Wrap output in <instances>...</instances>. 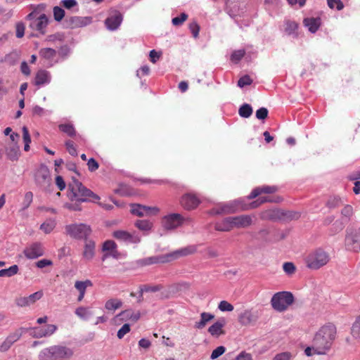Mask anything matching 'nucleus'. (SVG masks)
<instances>
[{"label": "nucleus", "instance_id": "obj_1", "mask_svg": "<svg viewBox=\"0 0 360 360\" xmlns=\"http://www.w3.org/2000/svg\"><path fill=\"white\" fill-rule=\"evenodd\" d=\"M335 336L336 327L333 324L328 323L322 326L314 338L317 352L326 354L330 349Z\"/></svg>", "mask_w": 360, "mask_h": 360}, {"label": "nucleus", "instance_id": "obj_2", "mask_svg": "<svg viewBox=\"0 0 360 360\" xmlns=\"http://www.w3.org/2000/svg\"><path fill=\"white\" fill-rule=\"evenodd\" d=\"M196 251V248L195 246H188L186 247L172 252L149 257L146 258H143L139 259L137 263L141 266H148L154 264H164L170 262L173 260H175L181 257H184L188 255H191Z\"/></svg>", "mask_w": 360, "mask_h": 360}, {"label": "nucleus", "instance_id": "obj_3", "mask_svg": "<svg viewBox=\"0 0 360 360\" xmlns=\"http://www.w3.org/2000/svg\"><path fill=\"white\" fill-rule=\"evenodd\" d=\"M68 197L73 201L85 202L89 197L92 198V201L96 202L100 199L99 196L89 189L84 187L81 182L75 178H72L68 185Z\"/></svg>", "mask_w": 360, "mask_h": 360}, {"label": "nucleus", "instance_id": "obj_4", "mask_svg": "<svg viewBox=\"0 0 360 360\" xmlns=\"http://www.w3.org/2000/svg\"><path fill=\"white\" fill-rule=\"evenodd\" d=\"M74 355L72 348L56 345L44 348L39 353L41 360H67L71 359Z\"/></svg>", "mask_w": 360, "mask_h": 360}, {"label": "nucleus", "instance_id": "obj_5", "mask_svg": "<svg viewBox=\"0 0 360 360\" xmlns=\"http://www.w3.org/2000/svg\"><path fill=\"white\" fill-rule=\"evenodd\" d=\"M329 261L328 253L320 248L310 252L304 258L307 267L311 270L319 269L326 265Z\"/></svg>", "mask_w": 360, "mask_h": 360}, {"label": "nucleus", "instance_id": "obj_6", "mask_svg": "<svg viewBox=\"0 0 360 360\" xmlns=\"http://www.w3.org/2000/svg\"><path fill=\"white\" fill-rule=\"evenodd\" d=\"M294 302V297L290 292L282 291L275 293L271 300L272 308L278 312L287 310Z\"/></svg>", "mask_w": 360, "mask_h": 360}, {"label": "nucleus", "instance_id": "obj_7", "mask_svg": "<svg viewBox=\"0 0 360 360\" xmlns=\"http://www.w3.org/2000/svg\"><path fill=\"white\" fill-rule=\"evenodd\" d=\"M27 19L30 21V27L33 30L38 31L41 34L46 33L49 19L45 14L43 13L37 16V13L33 11L27 15Z\"/></svg>", "mask_w": 360, "mask_h": 360}, {"label": "nucleus", "instance_id": "obj_8", "mask_svg": "<svg viewBox=\"0 0 360 360\" xmlns=\"http://www.w3.org/2000/svg\"><path fill=\"white\" fill-rule=\"evenodd\" d=\"M186 221H189V219H186L178 213H172L164 216L161 224L165 229L172 231L181 226Z\"/></svg>", "mask_w": 360, "mask_h": 360}, {"label": "nucleus", "instance_id": "obj_9", "mask_svg": "<svg viewBox=\"0 0 360 360\" xmlns=\"http://www.w3.org/2000/svg\"><path fill=\"white\" fill-rule=\"evenodd\" d=\"M260 314V311L253 308L245 309L238 315V321L245 326H255L258 321Z\"/></svg>", "mask_w": 360, "mask_h": 360}, {"label": "nucleus", "instance_id": "obj_10", "mask_svg": "<svg viewBox=\"0 0 360 360\" xmlns=\"http://www.w3.org/2000/svg\"><path fill=\"white\" fill-rule=\"evenodd\" d=\"M360 232L357 229H347L345 246L349 250L358 251L360 249Z\"/></svg>", "mask_w": 360, "mask_h": 360}, {"label": "nucleus", "instance_id": "obj_11", "mask_svg": "<svg viewBox=\"0 0 360 360\" xmlns=\"http://www.w3.org/2000/svg\"><path fill=\"white\" fill-rule=\"evenodd\" d=\"M112 236L117 240L127 244H137L141 242V236L136 232L129 233L124 230L115 231Z\"/></svg>", "mask_w": 360, "mask_h": 360}, {"label": "nucleus", "instance_id": "obj_12", "mask_svg": "<svg viewBox=\"0 0 360 360\" xmlns=\"http://www.w3.org/2000/svg\"><path fill=\"white\" fill-rule=\"evenodd\" d=\"M141 317L139 311H135L131 309H126L121 311L113 319V322L115 324H120L123 321H130L136 323Z\"/></svg>", "mask_w": 360, "mask_h": 360}, {"label": "nucleus", "instance_id": "obj_13", "mask_svg": "<svg viewBox=\"0 0 360 360\" xmlns=\"http://www.w3.org/2000/svg\"><path fill=\"white\" fill-rule=\"evenodd\" d=\"M66 231L72 237L75 238H86L91 233L90 227L84 224L67 226Z\"/></svg>", "mask_w": 360, "mask_h": 360}, {"label": "nucleus", "instance_id": "obj_14", "mask_svg": "<svg viewBox=\"0 0 360 360\" xmlns=\"http://www.w3.org/2000/svg\"><path fill=\"white\" fill-rule=\"evenodd\" d=\"M34 181L39 186H46L49 185L51 182L50 172L49 168L44 165H41L34 172Z\"/></svg>", "mask_w": 360, "mask_h": 360}, {"label": "nucleus", "instance_id": "obj_15", "mask_svg": "<svg viewBox=\"0 0 360 360\" xmlns=\"http://www.w3.org/2000/svg\"><path fill=\"white\" fill-rule=\"evenodd\" d=\"M200 203L199 198L193 193H186L180 199L181 205L187 210L195 209Z\"/></svg>", "mask_w": 360, "mask_h": 360}, {"label": "nucleus", "instance_id": "obj_16", "mask_svg": "<svg viewBox=\"0 0 360 360\" xmlns=\"http://www.w3.org/2000/svg\"><path fill=\"white\" fill-rule=\"evenodd\" d=\"M44 295L42 290H39L27 297H20L15 300V304L20 307H28L39 300Z\"/></svg>", "mask_w": 360, "mask_h": 360}, {"label": "nucleus", "instance_id": "obj_17", "mask_svg": "<svg viewBox=\"0 0 360 360\" xmlns=\"http://www.w3.org/2000/svg\"><path fill=\"white\" fill-rule=\"evenodd\" d=\"M102 251L104 252L103 260L107 257H111L115 259H119L120 254L117 251V244L111 240H106L103 243Z\"/></svg>", "mask_w": 360, "mask_h": 360}, {"label": "nucleus", "instance_id": "obj_18", "mask_svg": "<svg viewBox=\"0 0 360 360\" xmlns=\"http://www.w3.org/2000/svg\"><path fill=\"white\" fill-rule=\"evenodd\" d=\"M27 259H33L44 255V249L40 243H34L27 246L23 251Z\"/></svg>", "mask_w": 360, "mask_h": 360}, {"label": "nucleus", "instance_id": "obj_19", "mask_svg": "<svg viewBox=\"0 0 360 360\" xmlns=\"http://www.w3.org/2000/svg\"><path fill=\"white\" fill-rule=\"evenodd\" d=\"M51 81V73L44 69L39 70L34 76L33 83L37 86L49 84Z\"/></svg>", "mask_w": 360, "mask_h": 360}, {"label": "nucleus", "instance_id": "obj_20", "mask_svg": "<svg viewBox=\"0 0 360 360\" xmlns=\"http://www.w3.org/2000/svg\"><path fill=\"white\" fill-rule=\"evenodd\" d=\"M255 217L250 214H242L233 217L236 229H244L250 226Z\"/></svg>", "mask_w": 360, "mask_h": 360}, {"label": "nucleus", "instance_id": "obj_21", "mask_svg": "<svg viewBox=\"0 0 360 360\" xmlns=\"http://www.w3.org/2000/svg\"><path fill=\"white\" fill-rule=\"evenodd\" d=\"M214 229L219 231H230L236 229L233 217L224 218V219L215 223Z\"/></svg>", "mask_w": 360, "mask_h": 360}, {"label": "nucleus", "instance_id": "obj_22", "mask_svg": "<svg viewBox=\"0 0 360 360\" xmlns=\"http://www.w3.org/2000/svg\"><path fill=\"white\" fill-rule=\"evenodd\" d=\"M39 53L41 58L46 60L49 62V66H53L54 64L58 63V60L56 59L57 52L53 49H41Z\"/></svg>", "mask_w": 360, "mask_h": 360}, {"label": "nucleus", "instance_id": "obj_23", "mask_svg": "<svg viewBox=\"0 0 360 360\" xmlns=\"http://www.w3.org/2000/svg\"><path fill=\"white\" fill-rule=\"evenodd\" d=\"M122 21V15L119 12H115L113 15L108 17L105 21V25L110 30H115L118 28Z\"/></svg>", "mask_w": 360, "mask_h": 360}, {"label": "nucleus", "instance_id": "obj_24", "mask_svg": "<svg viewBox=\"0 0 360 360\" xmlns=\"http://www.w3.org/2000/svg\"><path fill=\"white\" fill-rule=\"evenodd\" d=\"M277 191L276 186H263L262 187L255 188L248 196L249 199L257 197L261 193H273Z\"/></svg>", "mask_w": 360, "mask_h": 360}, {"label": "nucleus", "instance_id": "obj_25", "mask_svg": "<svg viewBox=\"0 0 360 360\" xmlns=\"http://www.w3.org/2000/svg\"><path fill=\"white\" fill-rule=\"evenodd\" d=\"M303 23L309 32L315 33L321 25V19L319 18H307L304 20Z\"/></svg>", "mask_w": 360, "mask_h": 360}, {"label": "nucleus", "instance_id": "obj_26", "mask_svg": "<svg viewBox=\"0 0 360 360\" xmlns=\"http://www.w3.org/2000/svg\"><path fill=\"white\" fill-rule=\"evenodd\" d=\"M75 314L84 321L89 320L94 315V312L89 307H79L75 309Z\"/></svg>", "mask_w": 360, "mask_h": 360}, {"label": "nucleus", "instance_id": "obj_27", "mask_svg": "<svg viewBox=\"0 0 360 360\" xmlns=\"http://www.w3.org/2000/svg\"><path fill=\"white\" fill-rule=\"evenodd\" d=\"M225 324L226 321L224 319H221L208 328V332L213 336H219L224 333L222 328Z\"/></svg>", "mask_w": 360, "mask_h": 360}, {"label": "nucleus", "instance_id": "obj_28", "mask_svg": "<svg viewBox=\"0 0 360 360\" xmlns=\"http://www.w3.org/2000/svg\"><path fill=\"white\" fill-rule=\"evenodd\" d=\"M214 316L208 312H202L200 314V319L198 321H196L194 324V327L197 329L204 328L207 324L214 319Z\"/></svg>", "mask_w": 360, "mask_h": 360}, {"label": "nucleus", "instance_id": "obj_29", "mask_svg": "<svg viewBox=\"0 0 360 360\" xmlns=\"http://www.w3.org/2000/svg\"><path fill=\"white\" fill-rule=\"evenodd\" d=\"M82 255L83 257L86 260H91L94 257L95 243L94 241H86Z\"/></svg>", "mask_w": 360, "mask_h": 360}, {"label": "nucleus", "instance_id": "obj_30", "mask_svg": "<svg viewBox=\"0 0 360 360\" xmlns=\"http://www.w3.org/2000/svg\"><path fill=\"white\" fill-rule=\"evenodd\" d=\"M122 306V302L121 300L117 298L110 299L106 301L105 304V308L108 311H115L120 309Z\"/></svg>", "mask_w": 360, "mask_h": 360}, {"label": "nucleus", "instance_id": "obj_31", "mask_svg": "<svg viewBox=\"0 0 360 360\" xmlns=\"http://www.w3.org/2000/svg\"><path fill=\"white\" fill-rule=\"evenodd\" d=\"M135 226L140 231L148 233L153 227V223L148 220L140 219L135 222Z\"/></svg>", "mask_w": 360, "mask_h": 360}, {"label": "nucleus", "instance_id": "obj_32", "mask_svg": "<svg viewBox=\"0 0 360 360\" xmlns=\"http://www.w3.org/2000/svg\"><path fill=\"white\" fill-rule=\"evenodd\" d=\"M281 214L282 213L278 210H269L262 212L260 214V217L262 219H264L275 220V219L280 218Z\"/></svg>", "mask_w": 360, "mask_h": 360}, {"label": "nucleus", "instance_id": "obj_33", "mask_svg": "<svg viewBox=\"0 0 360 360\" xmlns=\"http://www.w3.org/2000/svg\"><path fill=\"white\" fill-rule=\"evenodd\" d=\"M57 330V326L53 324H49L44 328H38L39 337H46L53 335Z\"/></svg>", "mask_w": 360, "mask_h": 360}, {"label": "nucleus", "instance_id": "obj_34", "mask_svg": "<svg viewBox=\"0 0 360 360\" xmlns=\"http://www.w3.org/2000/svg\"><path fill=\"white\" fill-rule=\"evenodd\" d=\"M6 153L8 158L12 161H15L19 158L20 150L18 146H12L6 149Z\"/></svg>", "mask_w": 360, "mask_h": 360}, {"label": "nucleus", "instance_id": "obj_35", "mask_svg": "<svg viewBox=\"0 0 360 360\" xmlns=\"http://www.w3.org/2000/svg\"><path fill=\"white\" fill-rule=\"evenodd\" d=\"M131 212L138 217L146 216V206L139 204L132 205Z\"/></svg>", "mask_w": 360, "mask_h": 360}, {"label": "nucleus", "instance_id": "obj_36", "mask_svg": "<svg viewBox=\"0 0 360 360\" xmlns=\"http://www.w3.org/2000/svg\"><path fill=\"white\" fill-rule=\"evenodd\" d=\"M351 334L354 339L360 340V315L357 316L352 325Z\"/></svg>", "mask_w": 360, "mask_h": 360}, {"label": "nucleus", "instance_id": "obj_37", "mask_svg": "<svg viewBox=\"0 0 360 360\" xmlns=\"http://www.w3.org/2000/svg\"><path fill=\"white\" fill-rule=\"evenodd\" d=\"M92 282L90 280H86L84 281H77L75 283V288L79 292H86V288L92 286Z\"/></svg>", "mask_w": 360, "mask_h": 360}, {"label": "nucleus", "instance_id": "obj_38", "mask_svg": "<svg viewBox=\"0 0 360 360\" xmlns=\"http://www.w3.org/2000/svg\"><path fill=\"white\" fill-rule=\"evenodd\" d=\"M18 271V266L17 265H13L8 269H4L0 270L1 277H11L16 274Z\"/></svg>", "mask_w": 360, "mask_h": 360}, {"label": "nucleus", "instance_id": "obj_39", "mask_svg": "<svg viewBox=\"0 0 360 360\" xmlns=\"http://www.w3.org/2000/svg\"><path fill=\"white\" fill-rule=\"evenodd\" d=\"M55 226L56 221L53 219H48L41 225L40 229L45 233H49L53 230Z\"/></svg>", "mask_w": 360, "mask_h": 360}, {"label": "nucleus", "instance_id": "obj_40", "mask_svg": "<svg viewBox=\"0 0 360 360\" xmlns=\"http://www.w3.org/2000/svg\"><path fill=\"white\" fill-rule=\"evenodd\" d=\"M238 112L240 117L248 118L251 116L252 108L250 105L245 103L240 106Z\"/></svg>", "mask_w": 360, "mask_h": 360}, {"label": "nucleus", "instance_id": "obj_41", "mask_svg": "<svg viewBox=\"0 0 360 360\" xmlns=\"http://www.w3.org/2000/svg\"><path fill=\"white\" fill-rule=\"evenodd\" d=\"M266 202H273V200L268 197H261L258 200L252 202L250 205L249 207H242L243 210H248V209H254L259 206L260 205Z\"/></svg>", "mask_w": 360, "mask_h": 360}, {"label": "nucleus", "instance_id": "obj_42", "mask_svg": "<svg viewBox=\"0 0 360 360\" xmlns=\"http://www.w3.org/2000/svg\"><path fill=\"white\" fill-rule=\"evenodd\" d=\"M162 289V286L161 285H142L140 287V296L142 297L143 293L144 292H158Z\"/></svg>", "mask_w": 360, "mask_h": 360}, {"label": "nucleus", "instance_id": "obj_43", "mask_svg": "<svg viewBox=\"0 0 360 360\" xmlns=\"http://www.w3.org/2000/svg\"><path fill=\"white\" fill-rule=\"evenodd\" d=\"M59 129L60 131L67 134L70 136H74L76 134L73 125L70 124H60Z\"/></svg>", "mask_w": 360, "mask_h": 360}, {"label": "nucleus", "instance_id": "obj_44", "mask_svg": "<svg viewBox=\"0 0 360 360\" xmlns=\"http://www.w3.org/2000/svg\"><path fill=\"white\" fill-rule=\"evenodd\" d=\"M245 51L244 49H240L234 51L231 56V60L235 63H238L245 56Z\"/></svg>", "mask_w": 360, "mask_h": 360}, {"label": "nucleus", "instance_id": "obj_45", "mask_svg": "<svg viewBox=\"0 0 360 360\" xmlns=\"http://www.w3.org/2000/svg\"><path fill=\"white\" fill-rule=\"evenodd\" d=\"M53 13L55 20L58 22L61 21L65 16V11L59 6H54Z\"/></svg>", "mask_w": 360, "mask_h": 360}, {"label": "nucleus", "instance_id": "obj_46", "mask_svg": "<svg viewBox=\"0 0 360 360\" xmlns=\"http://www.w3.org/2000/svg\"><path fill=\"white\" fill-rule=\"evenodd\" d=\"M22 134H23V140L25 142L24 150L25 151H28L30 149V143L31 142V139L29 134L28 129L26 127H22Z\"/></svg>", "mask_w": 360, "mask_h": 360}, {"label": "nucleus", "instance_id": "obj_47", "mask_svg": "<svg viewBox=\"0 0 360 360\" xmlns=\"http://www.w3.org/2000/svg\"><path fill=\"white\" fill-rule=\"evenodd\" d=\"M218 309L221 311H232L233 310V306L226 300H222L219 303Z\"/></svg>", "mask_w": 360, "mask_h": 360}, {"label": "nucleus", "instance_id": "obj_48", "mask_svg": "<svg viewBox=\"0 0 360 360\" xmlns=\"http://www.w3.org/2000/svg\"><path fill=\"white\" fill-rule=\"evenodd\" d=\"M188 18V15L185 13H181L180 16L175 17L172 19V22L173 25L179 26L182 25Z\"/></svg>", "mask_w": 360, "mask_h": 360}, {"label": "nucleus", "instance_id": "obj_49", "mask_svg": "<svg viewBox=\"0 0 360 360\" xmlns=\"http://www.w3.org/2000/svg\"><path fill=\"white\" fill-rule=\"evenodd\" d=\"M33 200V194L31 191L25 193L24 196V200L22 202L23 209H27L31 205Z\"/></svg>", "mask_w": 360, "mask_h": 360}, {"label": "nucleus", "instance_id": "obj_50", "mask_svg": "<svg viewBox=\"0 0 360 360\" xmlns=\"http://www.w3.org/2000/svg\"><path fill=\"white\" fill-rule=\"evenodd\" d=\"M226 351V348L224 346L217 347L215 349H214L211 354L210 358L211 359H216L222 355Z\"/></svg>", "mask_w": 360, "mask_h": 360}, {"label": "nucleus", "instance_id": "obj_51", "mask_svg": "<svg viewBox=\"0 0 360 360\" xmlns=\"http://www.w3.org/2000/svg\"><path fill=\"white\" fill-rule=\"evenodd\" d=\"M328 5L330 8H336L338 11L342 10L344 7L340 0H328Z\"/></svg>", "mask_w": 360, "mask_h": 360}, {"label": "nucleus", "instance_id": "obj_52", "mask_svg": "<svg viewBox=\"0 0 360 360\" xmlns=\"http://www.w3.org/2000/svg\"><path fill=\"white\" fill-rule=\"evenodd\" d=\"M236 211V207L231 205H224L221 207L220 210H217L215 211L216 214L221 213H230Z\"/></svg>", "mask_w": 360, "mask_h": 360}, {"label": "nucleus", "instance_id": "obj_53", "mask_svg": "<svg viewBox=\"0 0 360 360\" xmlns=\"http://www.w3.org/2000/svg\"><path fill=\"white\" fill-rule=\"evenodd\" d=\"M252 82V79L248 75H245L239 79L238 81V86L243 88L245 86L251 84Z\"/></svg>", "mask_w": 360, "mask_h": 360}, {"label": "nucleus", "instance_id": "obj_54", "mask_svg": "<svg viewBox=\"0 0 360 360\" xmlns=\"http://www.w3.org/2000/svg\"><path fill=\"white\" fill-rule=\"evenodd\" d=\"M316 345L313 342V345L311 347H307L304 349V354L307 356H311L314 354L317 355H323L324 354L318 353L316 351Z\"/></svg>", "mask_w": 360, "mask_h": 360}, {"label": "nucleus", "instance_id": "obj_55", "mask_svg": "<svg viewBox=\"0 0 360 360\" xmlns=\"http://www.w3.org/2000/svg\"><path fill=\"white\" fill-rule=\"evenodd\" d=\"M130 331V325L129 323L124 324L117 331V338L122 339L127 333Z\"/></svg>", "mask_w": 360, "mask_h": 360}, {"label": "nucleus", "instance_id": "obj_56", "mask_svg": "<svg viewBox=\"0 0 360 360\" xmlns=\"http://www.w3.org/2000/svg\"><path fill=\"white\" fill-rule=\"evenodd\" d=\"M297 28V24L295 22L288 21L285 23V32L288 34H292Z\"/></svg>", "mask_w": 360, "mask_h": 360}, {"label": "nucleus", "instance_id": "obj_57", "mask_svg": "<svg viewBox=\"0 0 360 360\" xmlns=\"http://www.w3.org/2000/svg\"><path fill=\"white\" fill-rule=\"evenodd\" d=\"M283 271L287 274H292L295 271V266L292 262H285L283 265Z\"/></svg>", "mask_w": 360, "mask_h": 360}, {"label": "nucleus", "instance_id": "obj_58", "mask_svg": "<svg viewBox=\"0 0 360 360\" xmlns=\"http://www.w3.org/2000/svg\"><path fill=\"white\" fill-rule=\"evenodd\" d=\"M86 20H89L87 18H84L81 17H73L71 18V22L75 26H84L87 24Z\"/></svg>", "mask_w": 360, "mask_h": 360}, {"label": "nucleus", "instance_id": "obj_59", "mask_svg": "<svg viewBox=\"0 0 360 360\" xmlns=\"http://www.w3.org/2000/svg\"><path fill=\"white\" fill-rule=\"evenodd\" d=\"M65 146H66L67 150L71 155H72V156L77 155L76 148L75 147L74 143L72 141H70V140L67 141L65 142Z\"/></svg>", "mask_w": 360, "mask_h": 360}, {"label": "nucleus", "instance_id": "obj_60", "mask_svg": "<svg viewBox=\"0 0 360 360\" xmlns=\"http://www.w3.org/2000/svg\"><path fill=\"white\" fill-rule=\"evenodd\" d=\"M189 29L194 38H197L199 34L200 26L196 22H191L189 25Z\"/></svg>", "mask_w": 360, "mask_h": 360}, {"label": "nucleus", "instance_id": "obj_61", "mask_svg": "<svg viewBox=\"0 0 360 360\" xmlns=\"http://www.w3.org/2000/svg\"><path fill=\"white\" fill-rule=\"evenodd\" d=\"M342 204L341 198L339 197H333L328 202V206L330 208H334Z\"/></svg>", "mask_w": 360, "mask_h": 360}, {"label": "nucleus", "instance_id": "obj_62", "mask_svg": "<svg viewBox=\"0 0 360 360\" xmlns=\"http://www.w3.org/2000/svg\"><path fill=\"white\" fill-rule=\"evenodd\" d=\"M268 110L266 108H260L256 111V117L259 120H264L267 117Z\"/></svg>", "mask_w": 360, "mask_h": 360}, {"label": "nucleus", "instance_id": "obj_63", "mask_svg": "<svg viewBox=\"0 0 360 360\" xmlns=\"http://www.w3.org/2000/svg\"><path fill=\"white\" fill-rule=\"evenodd\" d=\"M292 357L290 352H285L278 354L273 360H290Z\"/></svg>", "mask_w": 360, "mask_h": 360}, {"label": "nucleus", "instance_id": "obj_64", "mask_svg": "<svg viewBox=\"0 0 360 360\" xmlns=\"http://www.w3.org/2000/svg\"><path fill=\"white\" fill-rule=\"evenodd\" d=\"M52 264V261L47 259H42L36 263V266L39 269H42L48 266H51Z\"/></svg>", "mask_w": 360, "mask_h": 360}]
</instances>
